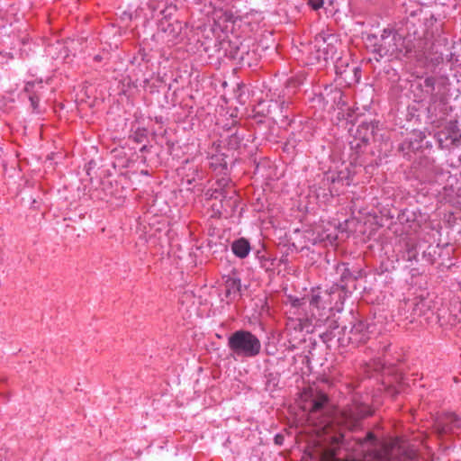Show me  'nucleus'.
Listing matches in <instances>:
<instances>
[{
	"mask_svg": "<svg viewBox=\"0 0 461 461\" xmlns=\"http://www.w3.org/2000/svg\"><path fill=\"white\" fill-rule=\"evenodd\" d=\"M283 440V437L281 435H277L275 437V442L277 445H281Z\"/></svg>",
	"mask_w": 461,
	"mask_h": 461,
	"instance_id": "16",
	"label": "nucleus"
},
{
	"mask_svg": "<svg viewBox=\"0 0 461 461\" xmlns=\"http://www.w3.org/2000/svg\"><path fill=\"white\" fill-rule=\"evenodd\" d=\"M309 5H312V9L318 10L322 7L323 0H310Z\"/></svg>",
	"mask_w": 461,
	"mask_h": 461,
	"instance_id": "14",
	"label": "nucleus"
},
{
	"mask_svg": "<svg viewBox=\"0 0 461 461\" xmlns=\"http://www.w3.org/2000/svg\"><path fill=\"white\" fill-rule=\"evenodd\" d=\"M338 37L333 34L319 33L313 40V49L316 51L317 61H328L336 54V45L338 44Z\"/></svg>",
	"mask_w": 461,
	"mask_h": 461,
	"instance_id": "3",
	"label": "nucleus"
},
{
	"mask_svg": "<svg viewBox=\"0 0 461 461\" xmlns=\"http://www.w3.org/2000/svg\"><path fill=\"white\" fill-rule=\"evenodd\" d=\"M365 330V324L363 322H357L351 329V339L357 343H364L367 340V333Z\"/></svg>",
	"mask_w": 461,
	"mask_h": 461,
	"instance_id": "9",
	"label": "nucleus"
},
{
	"mask_svg": "<svg viewBox=\"0 0 461 461\" xmlns=\"http://www.w3.org/2000/svg\"><path fill=\"white\" fill-rule=\"evenodd\" d=\"M401 41L402 38L397 33L390 30L383 32L378 48L380 56L393 55L398 52Z\"/></svg>",
	"mask_w": 461,
	"mask_h": 461,
	"instance_id": "5",
	"label": "nucleus"
},
{
	"mask_svg": "<svg viewBox=\"0 0 461 461\" xmlns=\"http://www.w3.org/2000/svg\"><path fill=\"white\" fill-rule=\"evenodd\" d=\"M336 456V447H332L330 448H326L322 451L321 457H320V461H339L335 458Z\"/></svg>",
	"mask_w": 461,
	"mask_h": 461,
	"instance_id": "12",
	"label": "nucleus"
},
{
	"mask_svg": "<svg viewBox=\"0 0 461 461\" xmlns=\"http://www.w3.org/2000/svg\"><path fill=\"white\" fill-rule=\"evenodd\" d=\"M357 450L366 460L359 461H407L417 456V450L408 441L391 438L378 441L373 432L363 439H357Z\"/></svg>",
	"mask_w": 461,
	"mask_h": 461,
	"instance_id": "1",
	"label": "nucleus"
},
{
	"mask_svg": "<svg viewBox=\"0 0 461 461\" xmlns=\"http://www.w3.org/2000/svg\"><path fill=\"white\" fill-rule=\"evenodd\" d=\"M342 435L340 437H332V444H339L341 441Z\"/></svg>",
	"mask_w": 461,
	"mask_h": 461,
	"instance_id": "15",
	"label": "nucleus"
},
{
	"mask_svg": "<svg viewBox=\"0 0 461 461\" xmlns=\"http://www.w3.org/2000/svg\"><path fill=\"white\" fill-rule=\"evenodd\" d=\"M231 251H233L235 256L245 258L250 251L249 242L245 239H240L231 243Z\"/></svg>",
	"mask_w": 461,
	"mask_h": 461,
	"instance_id": "8",
	"label": "nucleus"
},
{
	"mask_svg": "<svg viewBox=\"0 0 461 461\" xmlns=\"http://www.w3.org/2000/svg\"><path fill=\"white\" fill-rule=\"evenodd\" d=\"M228 348L238 357H253L260 352V341L250 331L240 330L229 336Z\"/></svg>",
	"mask_w": 461,
	"mask_h": 461,
	"instance_id": "2",
	"label": "nucleus"
},
{
	"mask_svg": "<svg viewBox=\"0 0 461 461\" xmlns=\"http://www.w3.org/2000/svg\"><path fill=\"white\" fill-rule=\"evenodd\" d=\"M435 429L438 435L456 433L461 429V419L455 413H445L436 420Z\"/></svg>",
	"mask_w": 461,
	"mask_h": 461,
	"instance_id": "4",
	"label": "nucleus"
},
{
	"mask_svg": "<svg viewBox=\"0 0 461 461\" xmlns=\"http://www.w3.org/2000/svg\"><path fill=\"white\" fill-rule=\"evenodd\" d=\"M327 404V396L324 393H319L312 399V409H310V412L316 413L317 411H322V409Z\"/></svg>",
	"mask_w": 461,
	"mask_h": 461,
	"instance_id": "11",
	"label": "nucleus"
},
{
	"mask_svg": "<svg viewBox=\"0 0 461 461\" xmlns=\"http://www.w3.org/2000/svg\"><path fill=\"white\" fill-rule=\"evenodd\" d=\"M240 290V280L234 277H228L225 280V294L230 296L231 294H236Z\"/></svg>",
	"mask_w": 461,
	"mask_h": 461,
	"instance_id": "10",
	"label": "nucleus"
},
{
	"mask_svg": "<svg viewBox=\"0 0 461 461\" xmlns=\"http://www.w3.org/2000/svg\"><path fill=\"white\" fill-rule=\"evenodd\" d=\"M310 307L316 309L317 314L322 316L323 311L330 309V294L327 291H312V299H310Z\"/></svg>",
	"mask_w": 461,
	"mask_h": 461,
	"instance_id": "6",
	"label": "nucleus"
},
{
	"mask_svg": "<svg viewBox=\"0 0 461 461\" xmlns=\"http://www.w3.org/2000/svg\"><path fill=\"white\" fill-rule=\"evenodd\" d=\"M358 419L357 416H353L351 413H345V424H347L348 429L350 430H354V429L357 426Z\"/></svg>",
	"mask_w": 461,
	"mask_h": 461,
	"instance_id": "13",
	"label": "nucleus"
},
{
	"mask_svg": "<svg viewBox=\"0 0 461 461\" xmlns=\"http://www.w3.org/2000/svg\"><path fill=\"white\" fill-rule=\"evenodd\" d=\"M39 89H42L41 81H29L26 83L25 88H23V91L29 95L30 104H32L33 111H36L37 105L39 104V95H37V93H39Z\"/></svg>",
	"mask_w": 461,
	"mask_h": 461,
	"instance_id": "7",
	"label": "nucleus"
}]
</instances>
